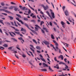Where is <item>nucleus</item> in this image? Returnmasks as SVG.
Segmentation results:
<instances>
[{
    "instance_id": "1",
    "label": "nucleus",
    "mask_w": 76,
    "mask_h": 76,
    "mask_svg": "<svg viewBox=\"0 0 76 76\" xmlns=\"http://www.w3.org/2000/svg\"><path fill=\"white\" fill-rule=\"evenodd\" d=\"M1 11H4L6 13H10L11 14L12 13L9 11H7V10L3 9H0V12H1Z\"/></svg>"
},
{
    "instance_id": "2",
    "label": "nucleus",
    "mask_w": 76,
    "mask_h": 76,
    "mask_svg": "<svg viewBox=\"0 0 76 76\" xmlns=\"http://www.w3.org/2000/svg\"><path fill=\"white\" fill-rule=\"evenodd\" d=\"M41 6L43 7L45 10H47V9H48V5H46V7H45L44 5L43 4H41Z\"/></svg>"
},
{
    "instance_id": "3",
    "label": "nucleus",
    "mask_w": 76,
    "mask_h": 76,
    "mask_svg": "<svg viewBox=\"0 0 76 76\" xmlns=\"http://www.w3.org/2000/svg\"><path fill=\"white\" fill-rule=\"evenodd\" d=\"M9 34H10V35L12 37H15V36L13 35V34H13L15 36H16V34L15 33L12 32V31H11V32H9Z\"/></svg>"
},
{
    "instance_id": "4",
    "label": "nucleus",
    "mask_w": 76,
    "mask_h": 76,
    "mask_svg": "<svg viewBox=\"0 0 76 76\" xmlns=\"http://www.w3.org/2000/svg\"><path fill=\"white\" fill-rule=\"evenodd\" d=\"M35 26H36L35 27V31H38V28H39L40 29H41L40 27L38 26V25H35Z\"/></svg>"
},
{
    "instance_id": "5",
    "label": "nucleus",
    "mask_w": 76,
    "mask_h": 76,
    "mask_svg": "<svg viewBox=\"0 0 76 76\" xmlns=\"http://www.w3.org/2000/svg\"><path fill=\"white\" fill-rule=\"evenodd\" d=\"M50 11L51 12V13L52 15V16L53 18H55V16H54V13L53 12V11L51 10H50Z\"/></svg>"
},
{
    "instance_id": "6",
    "label": "nucleus",
    "mask_w": 76,
    "mask_h": 76,
    "mask_svg": "<svg viewBox=\"0 0 76 76\" xmlns=\"http://www.w3.org/2000/svg\"><path fill=\"white\" fill-rule=\"evenodd\" d=\"M42 42L44 44H45V45H50V42L48 41H43Z\"/></svg>"
},
{
    "instance_id": "7",
    "label": "nucleus",
    "mask_w": 76,
    "mask_h": 76,
    "mask_svg": "<svg viewBox=\"0 0 76 76\" xmlns=\"http://www.w3.org/2000/svg\"><path fill=\"white\" fill-rule=\"evenodd\" d=\"M39 56H40V57H41L40 58V59H41V60H42V61H44L45 60V59H44V58H43V56H42V55L40 54L39 55Z\"/></svg>"
},
{
    "instance_id": "8",
    "label": "nucleus",
    "mask_w": 76,
    "mask_h": 76,
    "mask_svg": "<svg viewBox=\"0 0 76 76\" xmlns=\"http://www.w3.org/2000/svg\"><path fill=\"white\" fill-rule=\"evenodd\" d=\"M14 32L15 34H17L18 35H19L20 37H23V35H22V34H20V32H17L16 31H14Z\"/></svg>"
},
{
    "instance_id": "9",
    "label": "nucleus",
    "mask_w": 76,
    "mask_h": 76,
    "mask_svg": "<svg viewBox=\"0 0 76 76\" xmlns=\"http://www.w3.org/2000/svg\"><path fill=\"white\" fill-rule=\"evenodd\" d=\"M55 45H56V48L57 49V50H59V48H58V43H57V42H56L55 43Z\"/></svg>"
},
{
    "instance_id": "10",
    "label": "nucleus",
    "mask_w": 76,
    "mask_h": 76,
    "mask_svg": "<svg viewBox=\"0 0 76 76\" xmlns=\"http://www.w3.org/2000/svg\"><path fill=\"white\" fill-rule=\"evenodd\" d=\"M64 13L66 16H67L68 15H69V13L67 10H66V11L64 12Z\"/></svg>"
},
{
    "instance_id": "11",
    "label": "nucleus",
    "mask_w": 76,
    "mask_h": 76,
    "mask_svg": "<svg viewBox=\"0 0 76 76\" xmlns=\"http://www.w3.org/2000/svg\"><path fill=\"white\" fill-rule=\"evenodd\" d=\"M21 9H22L23 10H28V9L25 7H22V8H21Z\"/></svg>"
},
{
    "instance_id": "12",
    "label": "nucleus",
    "mask_w": 76,
    "mask_h": 76,
    "mask_svg": "<svg viewBox=\"0 0 76 76\" xmlns=\"http://www.w3.org/2000/svg\"><path fill=\"white\" fill-rule=\"evenodd\" d=\"M58 58H61V60H63V58H64V57H63V56L62 55H60L58 57Z\"/></svg>"
},
{
    "instance_id": "13",
    "label": "nucleus",
    "mask_w": 76,
    "mask_h": 76,
    "mask_svg": "<svg viewBox=\"0 0 76 76\" xmlns=\"http://www.w3.org/2000/svg\"><path fill=\"white\" fill-rule=\"evenodd\" d=\"M61 24L62 25V27H63V28H65V27H64V24H65V23H64V22L62 21H61Z\"/></svg>"
},
{
    "instance_id": "14",
    "label": "nucleus",
    "mask_w": 76,
    "mask_h": 76,
    "mask_svg": "<svg viewBox=\"0 0 76 76\" xmlns=\"http://www.w3.org/2000/svg\"><path fill=\"white\" fill-rule=\"evenodd\" d=\"M11 28H13V29H15V31H19V30L17 29V28H15V27H13L12 26H11Z\"/></svg>"
},
{
    "instance_id": "15",
    "label": "nucleus",
    "mask_w": 76,
    "mask_h": 76,
    "mask_svg": "<svg viewBox=\"0 0 76 76\" xmlns=\"http://www.w3.org/2000/svg\"><path fill=\"white\" fill-rule=\"evenodd\" d=\"M42 64L44 66V67H45L46 66V67H48V66L47 64H45V63H43Z\"/></svg>"
},
{
    "instance_id": "16",
    "label": "nucleus",
    "mask_w": 76,
    "mask_h": 76,
    "mask_svg": "<svg viewBox=\"0 0 76 76\" xmlns=\"http://www.w3.org/2000/svg\"><path fill=\"white\" fill-rule=\"evenodd\" d=\"M18 39L20 40H22V41L23 42H25V41L24 40H23V38H22V37H20V38H18Z\"/></svg>"
},
{
    "instance_id": "17",
    "label": "nucleus",
    "mask_w": 76,
    "mask_h": 76,
    "mask_svg": "<svg viewBox=\"0 0 76 76\" xmlns=\"http://www.w3.org/2000/svg\"><path fill=\"white\" fill-rule=\"evenodd\" d=\"M11 39H13V40L14 41H15V42H18V40L17 39L15 38H12Z\"/></svg>"
},
{
    "instance_id": "18",
    "label": "nucleus",
    "mask_w": 76,
    "mask_h": 76,
    "mask_svg": "<svg viewBox=\"0 0 76 76\" xmlns=\"http://www.w3.org/2000/svg\"><path fill=\"white\" fill-rule=\"evenodd\" d=\"M24 25L25 26H26V27H27L28 29H29V26H28V24H26V23H24Z\"/></svg>"
},
{
    "instance_id": "19",
    "label": "nucleus",
    "mask_w": 76,
    "mask_h": 76,
    "mask_svg": "<svg viewBox=\"0 0 76 76\" xmlns=\"http://www.w3.org/2000/svg\"><path fill=\"white\" fill-rule=\"evenodd\" d=\"M8 18H10V20H13V19H14V18L13 17H12L10 16H8Z\"/></svg>"
},
{
    "instance_id": "20",
    "label": "nucleus",
    "mask_w": 76,
    "mask_h": 76,
    "mask_svg": "<svg viewBox=\"0 0 76 76\" xmlns=\"http://www.w3.org/2000/svg\"><path fill=\"white\" fill-rule=\"evenodd\" d=\"M41 70L43 72H47V69H41Z\"/></svg>"
},
{
    "instance_id": "21",
    "label": "nucleus",
    "mask_w": 76,
    "mask_h": 76,
    "mask_svg": "<svg viewBox=\"0 0 76 76\" xmlns=\"http://www.w3.org/2000/svg\"><path fill=\"white\" fill-rule=\"evenodd\" d=\"M37 49L39 50H41V48L39 46H37L36 47Z\"/></svg>"
},
{
    "instance_id": "22",
    "label": "nucleus",
    "mask_w": 76,
    "mask_h": 76,
    "mask_svg": "<svg viewBox=\"0 0 76 76\" xmlns=\"http://www.w3.org/2000/svg\"><path fill=\"white\" fill-rule=\"evenodd\" d=\"M33 41L36 44H37V42L35 39H33Z\"/></svg>"
},
{
    "instance_id": "23",
    "label": "nucleus",
    "mask_w": 76,
    "mask_h": 76,
    "mask_svg": "<svg viewBox=\"0 0 76 76\" xmlns=\"http://www.w3.org/2000/svg\"><path fill=\"white\" fill-rule=\"evenodd\" d=\"M13 8H15V7L14 6H11L9 8V9L10 10H12L13 9Z\"/></svg>"
},
{
    "instance_id": "24",
    "label": "nucleus",
    "mask_w": 76,
    "mask_h": 76,
    "mask_svg": "<svg viewBox=\"0 0 76 76\" xmlns=\"http://www.w3.org/2000/svg\"><path fill=\"white\" fill-rule=\"evenodd\" d=\"M21 31L26 32V30L25 29H23V28H21Z\"/></svg>"
},
{
    "instance_id": "25",
    "label": "nucleus",
    "mask_w": 76,
    "mask_h": 76,
    "mask_svg": "<svg viewBox=\"0 0 76 76\" xmlns=\"http://www.w3.org/2000/svg\"><path fill=\"white\" fill-rule=\"evenodd\" d=\"M3 47H8V45L7 44L5 43L4 45H3Z\"/></svg>"
},
{
    "instance_id": "26",
    "label": "nucleus",
    "mask_w": 76,
    "mask_h": 76,
    "mask_svg": "<svg viewBox=\"0 0 76 76\" xmlns=\"http://www.w3.org/2000/svg\"><path fill=\"white\" fill-rule=\"evenodd\" d=\"M49 69L50 71H53V72H54V70H52V69L51 68V67L50 66H49Z\"/></svg>"
},
{
    "instance_id": "27",
    "label": "nucleus",
    "mask_w": 76,
    "mask_h": 76,
    "mask_svg": "<svg viewBox=\"0 0 76 76\" xmlns=\"http://www.w3.org/2000/svg\"><path fill=\"white\" fill-rule=\"evenodd\" d=\"M64 65H65L66 67H65V68L66 69H69V66H67V65L66 64H65Z\"/></svg>"
},
{
    "instance_id": "28",
    "label": "nucleus",
    "mask_w": 76,
    "mask_h": 76,
    "mask_svg": "<svg viewBox=\"0 0 76 76\" xmlns=\"http://www.w3.org/2000/svg\"><path fill=\"white\" fill-rule=\"evenodd\" d=\"M18 10V8L17 7H14V10L15 11H17Z\"/></svg>"
},
{
    "instance_id": "29",
    "label": "nucleus",
    "mask_w": 76,
    "mask_h": 76,
    "mask_svg": "<svg viewBox=\"0 0 76 76\" xmlns=\"http://www.w3.org/2000/svg\"><path fill=\"white\" fill-rule=\"evenodd\" d=\"M3 20H0V23H2V24H3V25H4V23L3 22Z\"/></svg>"
},
{
    "instance_id": "30",
    "label": "nucleus",
    "mask_w": 76,
    "mask_h": 76,
    "mask_svg": "<svg viewBox=\"0 0 76 76\" xmlns=\"http://www.w3.org/2000/svg\"><path fill=\"white\" fill-rule=\"evenodd\" d=\"M65 63L63 62H60L59 63V64H64L65 65Z\"/></svg>"
},
{
    "instance_id": "31",
    "label": "nucleus",
    "mask_w": 76,
    "mask_h": 76,
    "mask_svg": "<svg viewBox=\"0 0 76 76\" xmlns=\"http://www.w3.org/2000/svg\"><path fill=\"white\" fill-rule=\"evenodd\" d=\"M16 16H18V17H19V18H22L21 17V16L20 15L17 14H16Z\"/></svg>"
},
{
    "instance_id": "32",
    "label": "nucleus",
    "mask_w": 76,
    "mask_h": 76,
    "mask_svg": "<svg viewBox=\"0 0 76 76\" xmlns=\"http://www.w3.org/2000/svg\"><path fill=\"white\" fill-rule=\"evenodd\" d=\"M28 5L29 7H30V8H31V9L33 10L34 11H35V10H34V8H33L32 7H31V6H30V5H29V4H28Z\"/></svg>"
},
{
    "instance_id": "33",
    "label": "nucleus",
    "mask_w": 76,
    "mask_h": 76,
    "mask_svg": "<svg viewBox=\"0 0 76 76\" xmlns=\"http://www.w3.org/2000/svg\"><path fill=\"white\" fill-rule=\"evenodd\" d=\"M28 5L29 7H30V8H31V9L33 10L34 11H35V10H34V8H33L32 7H31V6H30V5H29V4H28Z\"/></svg>"
},
{
    "instance_id": "34",
    "label": "nucleus",
    "mask_w": 76,
    "mask_h": 76,
    "mask_svg": "<svg viewBox=\"0 0 76 76\" xmlns=\"http://www.w3.org/2000/svg\"><path fill=\"white\" fill-rule=\"evenodd\" d=\"M4 48L3 47H1V46L0 47V50H4Z\"/></svg>"
},
{
    "instance_id": "35",
    "label": "nucleus",
    "mask_w": 76,
    "mask_h": 76,
    "mask_svg": "<svg viewBox=\"0 0 76 76\" xmlns=\"http://www.w3.org/2000/svg\"><path fill=\"white\" fill-rule=\"evenodd\" d=\"M53 48L55 50V51H58V50H57V49L56 48H55L54 47H53Z\"/></svg>"
},
{
    "instance_id": "36",
    "label": "nucleus",
    "mask_w": 76,
    "mask_h": 76,
    "mask_svg": "<svg viewBox=\"0 0 76 76\" xmlns=\"http://www.w3.org/2000/svg\"><path fill=\"white\" fill-rule=\"evenodd\" d=\"M31 22H34L35 23L36 22V20H31Z\"/></svg>"
},
{
    "instance_id": "37",
    "label": "nucleus",
    "mask_w": 76,
    "mask_h": 76,
    "mask_svg": "<svg viewBox=\"0 0 76 76\" xmlns=\"http://www.w3.org/2000/svg\"><path fill=\"white\" fill-rule=\"evenodd\" d=\"M5 23H6H6H7V25H10V23L7 22H5Z\"/></svg>"
},
{
    "instance_id": "38",
    "label": "nucleus",
    "mask_w": 76,
    "mask_h": 76,
    "mask_svg": "<svg viewBox=\"0 0 76 76\" xmlns=\"http://www.w3.org/2000/svg\"><path fill=\"white\" fill-rule=\"evenodd\" d=\"M51 38L52 39H54V36L53 34H51Z\"/></svg>"
},
{
    "instance_id": "39",
    "label": "nucleus",
    "mask_w": 76,
    "mask_h": 76,
    "mask_svg": "<svg viewBox=\"0 0 76 76\" xmlns=\"http://www.w3.org/2000/svg\"><path fill=\"white\" fill-rule=\"evenodd\" d=\"M19 22H21V23H22V24L23 25L24 24V23H23V21H22L20 20Z\"/></svg>"
},
{
    "instance_id": "40",
    "label": "nucleus",
    "mask_w": 76,
    "mask_h": 76,
    "mask_svg": "<svg viewBox=\"0 0 76 76\" xmlns=\"http://www.w3.org/2000/svg\"><path fill=\"white\" fill-rule=\"evenodd\" d=\"M30 48V50H31V51H33V52H35V50H33V49H32V48Z\"/></svg>"
},
{
    "instance_id": "41",
    "label": "nucleus",
    "mask_w": 76,
    "mask_h": 76,
    "mask_svg": "<svg viewBox=\"0 0 76 76\" xmlns=\"http://www.w3.org/2000/svg\"><path fill=\"white\" fill-rule=\"evenodd\" d=\"M16 20H18V21H19V22L20 21V19H19V18H18V17L16 18Z\"/></svg>"
},
{
    "instance_id": "42",
    "label": "nucleus",
    "mask_w": 76,
    "mask_h": 76,
    "mask_svg": "<svg viewBox=\"0 0 76 76\" xmlns=\"http://www.w3.org/2000/svg\"><path fill=\"white\" fill-rule=\"evenodd\" d=\"M66 8V7L64 6L62 7V9H63V11H64V9Z\"/></svg>"
},
{
    "instance_id": "43",
    "label": "nucleus",
    "mask_w": 76,
    "mask_h": 76,
    "mask_svg": "<svg viewBox=\"0 0 76 76\" xmlns=\"http://www.w3.org/2000/svg\"><path fill=\"white\" fill-rule=\"evenodd\" d=\"M13 47H10L9 48H8V50H12V48H13Z\"/></svg>"
},
{
    "instance_id": "44",
    "label": "nucleus",
    "mask_w": 76,
    "mask_h": 76,
    "mask_svg": "<svg viewBox=\"0 0 76 76\" xmlns=\"http://www.w3.org/2000/svg\"><path fill=\"white\" fill-rule=\"evenodd\" d=\"M24 20H28V19L27 18H24Z\"/></svg>"
},
{
    "instance_id": "45",
    "label": "nucleus",
    "mask_w": 76,
    "mask_h": 76,
    "mask_svg": "<svg viewBox=\"0 0 76 76\" xmlns=\"http://www.w3.org/2000/svg\"><path fill=\"white\" fill-rule=\"evenodd\" d=\"M22 56L24 58H25V57H26V55H25V54H23Z\"/></svg>"
},
{
    "instance_id": "46",
    "label": "nucleus",
    "mask_w": 76,
    "mask_h": 76,
    "mask_svg": "<svg viewBox=\"0 0 76 76\" xmlns=\"http://www.w3.org/2000/svg\"><path fill=\"white\" fill-rule=\"evenodd\" d=\"M46 13H47V14H48V15L49 16H50V13L48 11H47Z\"/></svg>"
},
{
    "instance_id": "47",
    "label": "nucleus",
    "mask_w": 76,
    "mask_h": 76,
    "mask_svg": "<svg viewBox=\"0 0 76 76\" xmlns=\"http://www.w3.org/2000/svg\"><path fill=\"white\" fill-rule=\"evenodd\" d=\"M28 14H30L31 12V10H29V9H28Z\"/></svg>"
},
{
    "instance_id": "48",
    "label": "nucleus",
    "mask_w": 76,
    "mask_h": 76,
    "mask_svg": "<svg viewBox=\"0 0 76 76\" xmlns=\"http://www.w3.org/2000/svg\"><path fill=\"white\" fill-rule=\"evenodd\" d=\"M29 52L31 53V56H32V57H34V56L33 55V54H32V52H31V51H29Z\"/></svg>"
},
{
    "instance_id": "49",
    "label": "nucleus",
    "mask_w": 76,
    "mask_h": 76,
    "mask_svg": "<svg viewBox=\"0 0 76 76\" xmlns=\"http://www.w3.org/2000/svg\"><path fill=\"white\" fill-rule=\"evenodd\" d=\"M44 21H41L40 23V25L42 26V24L43 23H44Z\"/></svg>"
},
{
    "instance_id": "50",
    "label": "nucleus",
    "mask_w": 76,
    "mask_h": 76,
    "mask_svg": "<svg viewBox=\"0 0 76 76\" xmlns=\"http://www.w3.org/2000/svg\"><path fill=\"white\" fill-rule=\"evenodd\" d=\"M54 60L55 61H57V58L56 57H55L54 58Z\"/></svg>"
},
{
    "instance_id": "51",
    "label": "nucleus",
    "mask_w": 76,
    "mask_h": 76,
    "mask_svg": "<svg viewBox=\"0 0 76 76\" xmlns=\"http://www.w3.org/2000/svg\"><path fill=\"white\" fill-rule=\"evenodd\" d=\"M1 6H4V5H5L4 4V3H1Z\"/></svg>"
},
{
    "instance_id": "52",
    "label": "nucleus",
    "mask_w": 76,
    "mask_h": 76,
    "mask_svg": "<svg viewBox=\"0 0 76 76\" xmlns=\"http://www.w3.org/2000/svg\"><path fill=\"white\" fill-rule=\"evenodd\" d=\"M49 25L50 26H53V24H52V23H51V22H49Z\"/></svg>"
},
{
    "instance_id": "53",
    "label": "nucleus",
    "mask_w": 76,
    "mask_h": 76,
    "mask_svg": "<svg viewBox=\"0 0 76 76\" xmlns=\"http://www.w3.org/2000/svg\"><path fill=\"white\" fill-rule=\"evenodd\" d=\"M2 15H4L5 16H7V14L5 13H2Z\"/></svg>"
},
{
    "instance_id": "54",
    "label": "nucleus",
    "mask_w": 76,
    "mask_h": 76,
    "mask_svg": "<svg viewBox=\"0 0 76 76\" xmlns=\"http://www.w3.org/2000/svg\"><path fill=\"white\" fill-rule=\"evenodd\" d=\"M64 61L65 63H67V59L66 58H65L64 59Z\"/></svg>"
},
{
    "instance_id": "55",
    "label": "nucleus",
    "mask_w": 76,
    "mask_h": 76,
    "mask_svg": "<svg viewBox=\"0 0 76 76\" xmlns=\"http://www.w3.org/2000/svg\"><path fill=\"white\" fill-rule=\"evenodd\" d=\"M42 32L43 33V34H44V33H45V32H44V30L42 29Z\"/></svg>"
},
{
    "instance_id": "56",
    "label": "nucleus",
    "mask_w": 76,
    "mask_h": 76,
    "mask_svg": "<svg viewBox=\"0 0 76 76\" xmlns=\"http://www.w3.org/2000/svg\"><path fill=\"white\" fill-rule=\"evenodd\" d=\"M3 8L5 9H7V7H3Z\"/></svg>"
},
{
    "instance_id": "57",
    "label": "nucleus",
    "mask_w": 76,
    "mask_h": 76,
    "mask_svg": "<svg viewBox=\"0 0 76 76\" xmlns=\"http://www.w3.org/2000/svg\"><path fill=\"white\" fill-rule=\"evenodd\" d=\"M32 18H34L35 19H36V16L33 15L32 16Z\"/></svg>"
},
{
    "instance_id": "58",
    "label": "nucleus",
    "mask_w": 76,
    "mask_h": 76,
    "mask_svg": "<svg viewBox=\"0 0 76 76\" xmlns=\"http://www.w3.org/2000/svg\"><path fill=\"white\" fill-rule=\"evenodd\" d=\"M66 21L67 22V23L68 24V25H70V23H69V21L66 20Z\"/></svg>"
},
{
    "instance_id": "59",
    "label": "nucleus",
    "mask_w": 76,
    "mask_h": 76,
    "mask_svg": "<svg viewBox=\"0 0 76 76\" xmlns=\"http://www.w3.org/2000/svg\"><path fill=\"white\" fill-rule=\"evenodd\" d=\"M29 64H31V65L32 66H33V64H32V63H31V62L30 61H29Z\"/></svg>"
},
{
    "instance_id": "60",
    "label": "nucleus",
    "mask_w": 76,
    "mask_h": 76,
    "mask_svg": "<svg viewBox=\"0 0 76 76\" xmlns=\"http://www.w3.org/2000/svg\"><path fill=\"white\" fill-rule=\"evenodd\" d=\"M11 4H15V3H13V2H11Z\"/></svg>"
},
{
    "instance_id": "61",
    "label": "nucleus",
    "mask_w": 76,
    "mask_h": 76,
    "mask_svg": "<svg viewBox=\"0 0 76 76\" xmlns=\"http://www.w3.org/2000/svg\"><path fill=\"white\" fill-rule=\"evenodd\" d=\"M3 43V42L2 41H0V45H1Z\"/></svg>"
},
{
    "instance_id": "62",
    "label": "nucleus",
    "mask_w": 76,
    "mask_h": 76,
    "mask_svg": "<svg viewBox=\"0 0 76 76\" xmlns=\"http://www.w3.org/2000/svg\"><path fill=\"white\" fill-rule=\"evenodd\" d=\"M53 23H54L55 25H57V23H56V22H53Z\"/></svg>"
},
{
    "instance_id": "63",
    "label": "nucleus",
    "mask_w": 76,
    "mask_h": 76,
    "mask_svg": "<svg viewBox=\"0 0 76 76\" xmlns=\"http://www.w3.org/2000/svg\"><path fill=\"white\" fill-rule=\"evenodd\" d=\"M30 47H32V48H34V46H33V45H30Z\"/></svg>"
},
{
    "instance_id": "64",
    "label": "nucleus",
    "mask_w": 76,
    "mask_h": 76,
    "mask_svg": "<svg viewBox=\"0 0 76 76\" xmlns=\"http://www.w3.org/2000/svg\"><path fill=\"white\" fill-rule=\"evenodd\" d=\"M15 56H16V57L17 58L19 59V57H18V56H17L16 55H15Z\"/></svg>"
}]
</instances>
